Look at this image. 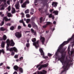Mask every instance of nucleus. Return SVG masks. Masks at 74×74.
Masks as SVG:
<instances>
[{"label":"nucleus","instance_id":"f257e3e1","mask_svg":"<svg viewBox=\"0 0 74 74\" xmlns=\"http://www.w3.org/2000/svg\"><path fill=\"white\" fill-rule=\"evenodd\" d=\"M6 42L7 43V45L6 47V51H10V52H11V51H14L15 52H18L17 49H16L15 47H14L10 48H9L10 45V41L9 39H8L6 40Z\"/></svg>","mask_w":74,"mask_h":74},{"label":"nucleus","instance_id":"f03ea898","mask_svg":"<svg viewBox=\"0 0 74 74\" xmlns=\"http://www.w3.org/2000/svg\"><path fill=\"white\" fill-rule=\"evenodd\" d=\"M31 40L32 42H34L33 43V45L35 47L36 49H37L39 47V40H38L36 42V38H33Z\"/></svg>","mask_w":74,"mask_h":74},{"label":"nucleus","instance_id":"7ed1b4c3","mask_svg":"<svg viewBox=\"0 0 74 74\" xmlns=\"http://www.w3.org/2000/svg\"><path fill=\"white\" fill-rule=\"evenodd\" d=\"M48 66V63L46 64H42L41 65L40 67L38 68V70H40L42 68H45Z\"/></svg>","mask_w":74,"mask_h":74},{"label":"nucleus","instance_id":"20e7f679","mask_svg":"<svg viewBox=\"0 0 74 74\" xmlns=\"http://www.w3.org/2000/svg\"><path fill=\"white\" fill-rule=\"evenodd\" d=\"M15 36L17 38H19L22 37V34L19 32H16L15 33Z\"/></svg>","mask_w":74,"mask_h":74},{"label":"nucleus","instance_id":"39448f33","mask_svg":"<svg viewBox=\"0 0 74 74\" xmlns=\"http://www.w3.org/2000/svg\"><path fill=\"white\" fill-rule=\"evenodd\" d=\"M27 4H29V1H26L24 2L21 5L22 8H25L26 7Z\"/></svg>","mask_w":74,"mask_h":74},{"label":"nucleus","instance_id":"423d86ee","mask_svg":"<svg viewBox=\"0 0 74 74\" xmlns=\"http://www.w3.org/2000/svg\"><path fill=\"white\" fill-rule=\"evenodd\" d=\"M46 23V25L42 26V27L43 29H45L47 27L48 25H49L51 24V23L50 22H47Z\"/></svg>","mask_w":74,"mask_h":74},{"label":"nucleus","instance_id":"0eeeda50","mask_svg":"<svg viewBox=\"0 0 74 74\" xmlns=\"http://www.w3.org/2000/svg\"><path fill=\"white\" fill-rule=\"evenodd\" d=\"M15 7L16 9L17 10H20V5L19 4V3L18 2L15 5Z\"/></svg>","mask_w":74,"mask_h":74},{"label":"nucleus","instance_id":"6e6552de","mask_svg":"<svg viewBox=\"0 0 74 74\" xmlns=\"http://www.w3.org/2000/svg\"><path fill=\"white\" fill-rule=\"evenodd\" d=\"M40 40H41V42L42 43V45H44V42H45V38L42 37L41 36H40Z\"/></svg>","mask_w":74,"mask_h":74},{"label":"nucleus","instance_id":"1a4fd4ad","mask_svg":"<svg viewBox=\"0 0 74 74\" xmlns=\"http://www.w3.org/2000/svg\"><path fill=\"white\" fill-rule=\"evenodd\" d=\"M48 0H40V1H43L42 2V4L45 7L47 5V3Z\"/></svg>","mask_w":74,"mask_h":74},{"label":"nucleus","instance_id":"9d476101","mask_svg":"<svg viewBox=\"0 0 74 74\" xmlns=\"http://www.w3.org/2000/svg\"><path fill=\"white\" fill-rule=\"evenodd\" d=\"M15 45V43L14 42L13 40H11L10 41V46H11V47H14Z\"/></svg>","mask_w":74,"mask_h":74},{"label":"nucleus","instance_id":"9b49d317","mask_svg":"<svg viewBox=\"0 0 74 74\" xmlns=\"http://www.w3.org/2000/svg\"><path fill=\"white\" fill-rule=\"evenodd\" d=\"M40 53H41V55L42 56V58H44V59H48V56H45L44 53V51H43L42 52H41Z\"/></svg>","mask_w":74,"mask_h":74},{"label":"nucleus","instance_id":"f8f14e48","mask_svg":"<svg viewBox=\"0 0 74 74\" xmlns=\"http://www.w3.org/2000/svg\"><path fill=\"white\" fill-rule=\"evenodd\" d=\"M57 5H58V3L57 2H53L52 3V5L54 7H57Z\"/></svg>","mask_w":74,"mask_h":74},{"label":"nucleus","instance_id":"ddd939ff","mask_svg":"<svg viewBox=\"0 0 74 74\" xmlns=\"http://www.w3.org/2000/svg\"><path fill=\"white\" fill-rule=\"evenodd\" d=\"M3 19L5 20V22H7V21H10L11 20V18L8 19L7 17H3Z\"/></svg>","mask_w":74,"mask_h":74},{"label":"nucleus","instance_id":"4468645a","mask_svg":"<svg viewBox=\"0 0 74 74\" xmlns=\"http://www.w3.org/2000/svg\"><path fill=\"white\" fill-rule=\"evenodd\" d=\"M31 32L32 33H34V35L35 36H36L37 32L36 31H34L33 28L31 29Z\"/></svg>","mask_w":74,"mask_h":74},{"label":"nucleus","instance_id":"2eb2a0df","mask_svg":"<svg viewBox=\"0 0 74 74\" xmlns=\"http://www.w3.org/2000/svg\"><path fill=\"white\" fill-rule=\"evenodd\" d=\"M47 71L45 70H43L42 71H40V74H47Z\"/></svg>","mask_w":74,"mask_h":74},{"label":"nucleus","instance_id":"dca6fc26","mask_svg":"<svg viewBox=\"0 0 74 74\" xmlns=\"http://www.w3.org/2000/svg\"><path fill=\"white\" fill-rule=\"evenodd\" d=\"M18 69H19V67L17 65H15L14 66V69L15 70V71H18Z\"/></svg>","mask_w":74,"mask_h":74},{"label":"nucleus","instance_id":"f3484780","mask_svg":"<svg viewBox=\"0 0 74 74\" xmlns=\"http://www.w3.org/2000/svg\"><path fill=\"white\" fill-rule=\"evenodd\" d=\"M6 30V29L3 27H1L0 28V31H2V32H4Z\"/></svg>","mask_w":74,"mask_h":74},{"label":"nucleus","instance_id":"a211bd4d","mask_svg":"<svg viewBox=\"0 0 74 74\" xmlns=\"http://www.w3.org/2000/svg\"><path fill=\"white\" fill-rule=\"evenodd\" d=\"M5 46V43L4 41H2L1 43V47L2 48H4V46Z\"/></svg>","mask_w":74,"mask_h":74},{"label":"nucleus","instance_id":"6ab92c4d","mask_svg":"<svg viewBox=\"0 0 74 74\" xmlns=\"http://www.w3.org/2000/svg\"><path fill=\"white\" fill-rule=\"evenodd\" d=\"M53 13V14H55L56 15H58V13H59V12L58 11L54 10Z\"/></svg>","mask_w":74,"mask_h":74},{"label":"nucleus","instance_id":"aec40b11","mask_svg":"<svg viewBox=\"0 0 74 74\" xmlns=\"http://www.w3.org/2000/svg\"><path fill=\"white\" fill-rule=\"evenodd\" d=\"M44 8H39L38 10L39 12H41V13H42V12H43V9Z\"/></svg>","mask_w":74,"mask_h":74},{"label":"nucleus","instance_id":"412c9836","mask_svg":"<svg viewBox=\"0 0 74 74\" xmlns=\"http://www.w3.org/2000/svg\"><path fill=\"white\" fill-rule=\"evenodd\" d=\"M15 8H12V14H14L15 13Z\"/></svg>","mask_w":74,"mask_h":74},{"label":"nucleus","instance_id":"4be33fe9","mask_svg":"<svg viewBox=\"0 0 74 74\" xmlns=\"http://www.w3.org/2000/svg\"><path fill=\"white\" fill-rule=\"evenodd\" d=\"M18 69H19V71H20V73H22L23 71V69H22V68H21V67L19 68Z\"/></svg>","mask_w":74,"mask_h":74},{"label":"nucleus","instance_id":"5701e85b","mask_svg":"<svg viewBox=\"0 0 74 74\" xmlns=\"http://www.w3.org/2000/svg\"><path fill=\"white\" fill-rule=\"evenodd\" d=\"M7 36H6L5 35H4L3 36V40H7Z\"/></svg>","mask_w":74,"mask_h":74},{"label":"nucleus","instance_id":"b1692460","mask_svg":"<svg viewBox=\"0 0 74 74\" xmlns=\"http://www.w3.org/2000/svg\"><path fill=\"white\" fill-rule=\"evenodd\" d=\"M8 16L10 18V17H12V15L10 13H8Z\"/></svg>","mask_w":74,"mask_h":74},{"label":"nucleus","instance_id":"393cba45","mask_svg":"<svg viewBox=\"0 0 74 74\" xmlns=\"http://www.w3.org/2000/svg\"><path fill=\"white\" fill-rule=\"evenodd\" d=\"M29 13V10L27 9L25 11V14H28Z\"/></svg>","mask_w":74,"mask_h":74},{"label":"nucleus","instance_id":"a878e982","mask_svg":"<svg viewBox=\"0 0 74 74\" xmlns=\"http://www.w3.org/2000/svg\"><path fill=\"white\" fill-rule=\"evenodd\" d=\"M3 1L4 3H5L6 2V0H0V4Z\"/></svg>","mask_w":74,"mask_h":74},{"label":"nucleus","instance_id":"bb28decb","mask_svg":"<svg viewBox=\"0 0 74 74\" xmlns=\"http://www.w3.org/2000/svg\"><path fill=\"white\" fill-rule=\"evenodd\" d=\"M21 15H22V18H24L25 17V14L23 12H21Z\"/></svg>","mask_w":74,"mask_h":74},{"label":"nucleus","instance_id":"cd10ccee","mask_svg":"<svg viewBox=\"0 0 74 74\" xmlns=\"http://www.w3.org/2000/svg\"><path fill=\"white\" fill-rule=\"evenodd\" d=\"M10 30H13L14 29V26H12L10 28Z\"/></svg>","mask_w":74,"mask_h":74},{"label":"nucleus","instance_id":"c85d7f7f","mask_svg":"<svg viewBox=\"0 0 74 74\" xmlns=\"http://www.w3.org/2000/svg\"><path fill=\"white\" fill-rule=\"evenodd\" d=\"M19 22L20 23H23L24 22V21H23V19H22L21 20L19 21Z\"/></svg>","mask_w":74,"mask_h":74},{"label":"nucleus","instance_id":"c756f323","mask_svg":"<svg viewBox=\"0 0 74 74\" xmlns=\"http://www.w3.org/2000/svg\"><path fill=\"white\" fill-rule=\"evenodd\" d=\"M29 46H30V44H29V43H27L26 44V47L27 48L29 47Z\"/></svg>","mask_w":74,"mask_h":74},{"label":"nucleus","instance_id":"7c9ffc66","mask_svg":"<svg viewBox=\"0 0 74 74\" xmlns=\"http://www.w3.org/2000/svg\"><path fill=\"white\" fill-rule=\"evenodd\" d=\"M8 11H10L11 10V6H9L8 8Z\"/></svg>","mask_w":74,"mask_h":74},{"label":"nucleus","instance_id":"2f4dec72","mask_svg":"<svg viewBox=\"0 0 74 74\" xmlns=\"http://www.w3.org/2000/svg\"><path fill=\"white\" fill-rule=\"evenodd\" d=\"M73 54H74V50L71 52V56H72Z\"/></svg>","mask_w":74,"mask_h":74},{"label":"nucleus","instance_id":"473e14b6","mask_svg":"<svg viewBox=\"0 0 74 74\" xmlns=\"http://www.w3.org/2000/svg\"><path fill=\"white\" fill-rule=\"evenodd\" d=\"M39 51L40 52H43V50H42V48H40L39 49Z\"/></svg>","mask_w":74,"mask_h":74},{"label":"nucleus","instance_id":"72a5a7b5","mask_svg":"<svg viewBox=\"0 0 74 74\" xmlns=\"http://www.w3.org/2000/svg\"><path fill=\"white\" fill-rule=\"evenodd\" d=\"M4 21H2L0 25L1 26H2L4 25Z\"/></svg>","mask_w":74,"mask_h":74},{"label":"nucleus","instance_id":"f704fd0d","mask_svg":"<svg viewBox=\"0 0 74 74\" xmlns=\"http://www.w3.org/2000/svg\"><path fill=\"white\" fill-rule=\"evenodd\" d=\"M42 17H41L40 18V23H42Z\"/></svg>","mask_w":74,"mask_h":74},{"label":"nucleus","instance_id":"c9c22d12","mask_svg":"<svg viewBox=\"0 0 74 74\" xmlns=\"http://www.w3.org/2000/svg\"><path fill=\"white\" fill-rule=\"evenodd\" d=\"M22 28V27L20 25H18V30L21 29Z\"/></svg>","mask_w":74,"mask_h":74},{"label":"nucleus","instance_id":"e433bc0d","mask_svg":"<svg viewBox=\"0 0 74 74\" xmlns=\"http://www.w3.org/2000/svg\"><path fill=\"white\" fill-rule=\"evenodd\" d=\"M26 16L27 18H29L30 17V15L29 14H26Z\"/></svg>","mask_w":74,"mask_h":74},{"label":"nucleus","instance_id":"4c0bfd02","mask_svg":"<svg viewBox=\"0 0 74 74\" xmlns=\"http://www.w3.org/2000/svg\"><path fill=\"white\" fill-rule=\"evenodd\" d=\"M28 27L29 28H31V27H32V25L30 24H29L28 25Z\"/></svg>","mask_w":74,"mask_h":74},{"label":"nucleus","instance_id":"58836bf2","mask_svg":"<svg viewBox=\"0 0 74 74\" xmlns=\"http://www.w3.org/2000/svg\"><path fill=\"white\" fill-rule=\"evenodd\" d=\"M30 19H27L26 22L27 23H28V22H30Z\"/></svg>","mask_w":74,"mask_h":74},{"label":"nucleus","instance_id":"ea45409f","mask_svg":"<svg viewBox=\"0 0 74 74\" xmlns=\"http://www.w3.org/2000/svg\"><path fill=\"white\" fill-rule=\"evenodd\" d=\"M49 18H51L52 17V14H50L49 16Z\"/></svg>","mask_w":74,"mask_h":74},{"label":"nucleus","instance_id":"a19ab883","mask_svg":"<svg viewBox=\"0 0 74 74\" xmlns=\"http://www.w3.org/2000/svg\"><path fill=\"white\" fill-rule=\"evenodd\" d=\"M11 24L10 23H7V24H6V25L7 26H11Z\"/></svg>","mask_w":74,"mask_h":74},{"label":"nucleus","instance_id":"79ce46f5","mask_svg":"<svg viewBox=\"0 0 74 74\" xmlns=\"http://www.w3.org/2000/svg\"><path fill=\"white\" fill-rule=\"evenodd\" d=\"M23 57H21L20 58H19V59H20V61H21V60H23Z\"/></svg>","mask_w":74,"mask_h":74},{"label":"nucleus","instance_id":"37998d69","mask_svg":"<svg viewBox=\"0 0 74 74\" xmlns=\"http://www.w3.org/2000/svg\"><path fill=\"white\" fill-rule=\"evenodd\" d=\"M14 54H15V52L13 51L12 52L11 54V55H14Z\"/></svg>","mask_w":74,"mask_h":74},{"label":"nucleus","instance_id":"c03bdc74","mask_svg":"<svg viewBox=\"0 0 74 74\" xmlns=\"http://www.w3.org/2000/svg\"><path fill=\"white\" fill-rule=\"evenodd\" d=\"M14 57L15 58L17 59V58H18V55H15L14 56Z\"/></svg>","mask_w":74,"mask_h":74},{"label":"nucleus","instance_id":"a18cd8bd","mask_svg":"<svg viewBox=\"0 0 74 74\" xmlns=\"http://www.w3.org/2000/svg\"><path fill=\"white\" fill-rule=\"evenodd\" d=\"M10 0H9L7 1V3L8 4L10 5Z\"/></svg>","mask_w":74,"mask_h":74},{"label":"nucleus","instance_id":"49530a36","mask_svg":"<svg viewBox=\"0 0 74 74\" xmlns=\"http://www.w3.org/2000/svg\"><path fill=\"white\" fill-rule=\"evenodd\" d=\"M48 56L50 57V56H52V54H50V53H48Z\"/></svg>","mask_w":74,"mask_h":74},{"label":"nucleus","instance_id":"de8ad7c7","mask_svg":"<svg viewBox=\"0 0 74 74\" xmlns=\"http://www.w3.org/2000/svg\"><path fill=\"white\" fill-rule=\"evenodd\" d=\"M50 11V12H51V13H52V11H53V9H51L49 10Z\"/></svg>","mask_w":74,"mask_h":74},{"label":"nucleus","instance_id":"09e8293b","mask_svg":"<svg viewBox=\"0 0 74 74\" xmlns=\"http://www.w3.org/2000/svg\"><path fill=\"white\" fill-rule=\"evenodd\" d=\"M23 0H21L20 3L21 4H22V3H23Z\"/></svg>","mask_w":74,"mask_h":74},{"label":"nucleus","instance_id":"8fccbe9b","mask_svg":"<svg viewBox=\"0 0 74 74\" xmlns=\"http://www.w3.org/2000/svg\"><path fill=\"white\" fill-rule=\"evenodd\" d=\"M2 52L3 53V54L5 53V52L4 51V50L3 49H2Z\"/></svg>","mask_w":74,"mask_h":74},{"label":"nucleus","instance_id":"3c124183","mask_svg":"<svg viewBox=\"0 0 74 74\" xmlns=\"http://www.w3.org/2000/svg\"><path fill=\"white\" fill-rule=\"evenodd\" d=\"M6 69H8V70H9V69H10V67L9 66H7Z\"/></svg>","mask_w":74,"mask_h":74},{"label":"nucleus","instance_id":"603ef678","mask_svg":"<svg viewBox=\"0 0 74 74\" xmlns=\"http://www.w3.org/2000/svg\"><path fill=\"white\" fill-rule=\"evenodd\" d=\"M23 26H24L26 27V25L25 24V23L24 22L23 23Z\"/></svg>","mask_w":74,"mask_h":74},{"label":"nucleus","instance_id":"864d4df0","mask_svg":"<svg viewBox=\"0 0 74 74\" xmlns=\"http://www.w3.org/2000/svg\"><path fill=\"white\" fill-rule=\"evenodd\" d=\"M1 10H4V8L3 7H2L1 8Z\"/></svg>","mask_w":74,"mask_h":74},{"label":"nucleus","instance_id":"5fc2aeb1","mask_svg":"<svg viewBox=\"0 0 74 74\" xmlns=\"http://www.w3.org/2000/svg\"><path fill=\"white\" fill-rule=\"evenodd\" d=\"M43 62H44V61H42L40 63V64H42V63H43Z\"/></svg>","mask_w":74,"mask_h":74},{"label":"nucleus","instance_id":"6e6d98bb","mask_svg":"<svg viewBox=\"0 0 74 74\" xmlns=\"http://www.w3.org/2000/svg\"><path fill=\"white\" fill-rule=\"evenodd\" d=\"M34 12H30V14H31V15H33L34 14V13H33Z\"/></svg>","mask_w":74,"mask_h":74},{"label":"nucleus","instance_id":"4d7b16f0","mask_svg":"<svg viewBox=\"0 0 74 74\" xmlns=\"http://www.w3.org/2000/svg\"><path fill=\"white\" fill-rule=\"evenodd\" d=\"M4 16V14H3L1 15V17H3Z\"/></svg>","mask_w":74,"mask_h":74},{"label":"nucleus","instance_id":"13d9d810","mask_svg":"<svg viewBox=\"0 0 74 74\" xmlns=\"http://www.w3.org/2000/svg\"><path fill=\"white\" fill-rule=\"evenodd\" d=\"M13 74H18L17 73V72L16 71H14V72L13 73Z\"/></svg>","mask_w":74,"mask_h":74},{"label":"nucleus","instance_id":"bf43d9fd","mask_svg":"<svg viewBox=\"0 0 74 74\" xmlns=\"http://www.w3.org/2000/svg\"><path fill=\"white\" fill-rule=\"evenodd\" d=\"M31 12H34V9H32L31 10Z\"/></svg>","mask_w":74,"mask_h":74},{"label":"nucleus","instance_id":"052dcab7","mask_svg":"<svg viewBox=\"0 0 74 74\" xmlns=\"http://www.w3.org/2000/svg\"><path fill=\"white\" fill-rule=\"evenodd\" d=\"M56 21H54L53 22V24H54V25H55V24H56Z\"/></svg>","mask_w":74,"mask_h":74},{"label":"nucleus","instance_id":"680f3d73","mask_svg":"<svg viewBox=\"0 0 74 74\" xmlns=\"http://www.w3.org/2000/svg\"><path fill=\"white\" fill-rule=\"evenodd\" d=\"M3 64V63H1L0 64V66H1Z\"/></svg>","mask_w":74,"mask_h":74},{"label":"nucleus","instance_id":"e2e57ef3","mask_svg":"<svg viewBox=\"0 0 74 74\" xmlns=\"http://www.w3.org/2000/svg\"><path fill=\"white\" fill-rule=\"evenodd\" d=\"M56 56H58V52H56Z\"/></svg>","mask_w":74,"mask_h":74},{"label":"nucleus","instance_id":"0e129e2a","mask_svg":"<svg viewBox=\"0 0 74 74\" xmlns=\"http://www.w3.org/2000/svg\"><path fill=\"white\" fill-rule=\"evenodd\" d=\"M3 40V39L2 38H1L0 37V40H1V41H2Z\"/></svg>","mask_w":74,"mask_h":74},{"label":"nucleus","instance_id":"69168bd1","mask_svg":"<svg viewBox=\"0 0 74 74\" xmlns=\"http://www.w3.org/2000/svg\"><path fill=\"white\" fill-rule=\"evenodd\" d=\"M51 18L52 19H54V16H52V17H51Z\"/></svg>","mask_w":74,"mask_h":74},{"label":"nucleus","instance_id":"338daca9","mask_svg":"<svg viewBox=\"0 0 74 74\" xmlns=\"http://www.w3.org/2000/svg\"><path fill=\"white\" fill-rule=\"evenodd\" d=\"M45 12H46V13L47 12V9H46L45 10Z\"/></svg>","mask_w":74,"mask_h":74},{"label":"nucleus","instance_id":"774afa93","mask_svg":"<svg viewBox=\"0 0 74 74\" xmlns=\"http://www.w3.org/2000/svg\"><path fill=\"white\" fill-rule=\"evenodd\" d=\"M2 52V50H0V53L1 54V53Z\"/></svg>","mask_w":74,"mask_h":74}]
</instances>
